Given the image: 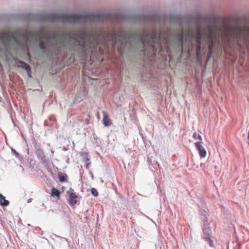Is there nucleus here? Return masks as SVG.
<instances>
[{
	"label": "nucleus",
	"instance_id": "f257e3e1",
	"mask_svg": "<svg viewBox=\"0 0 249 249\" xmlns=\"http://www.w3.org/2000/svg\"><path fill=\"white\" fill-rule=\"evenodd\" d=\"M24 19L28 22L43 23L45 21H61L89 25L93 24L111 25L114 23H121L124 22V19L121 18L119 17L114 16L110 14H102L100 13H90L86 14L28 13L24 15Z\"/></svg>",
	"mask_w": 249,
	"mask_h": 249
},
{
	"label": "nucleus",
	"instance_id": "f03ea898",
	"mask_svg": "<svg viewBox=\"0 0 249 249\" xmlns=\"http://www.w3.org/2000/svg\"><path fill=\"white\" fill-rule=\"evenodd\" d=\"M133 22L136 24L149 23L152 25L162 26L167 22L178 26V29L173 33L178 44L182 48L184 38V26L190 30L195 26L196 30V39L202 40L203 34L202 33V20L200 17L196 18L187 15L171 14L168 17L159 16L149 18L145 16H135Z\"/></svg>",
	"mask_w": 249,
	"mask_h": 249
},
{
	"label": "nucleus",
	"instance_id": "7ed1b4c3",
	"mask_svg": "<svg viewBox=\"0 0 249 249\" xmlns=\"http://www.w3.org/2000/svg\"><path fill=\"white\" fill-rule=\"evenodd\" d=\"M231 29L232 36L235 39L245 40L249 39V27L235 26Z\"/></svg>",
	"mask_w": 249,
	"mask_h": 249
},
{
	"label": "nucleus",
	"instance_id": "20e7f679",
	"mask_svg": "<svg viewBox=\"0 0 249 249\" xmlns=\"http://www.w3.org/2000/svg\"><path fill=\"white\" fill-rule=\"evenodd\" d=\"M201 213L202 215L201 218L203 220V232L204 235V238H205V237L211 236L212 230L208 223V219L207 217L208 214L207 213V212L204 210L203 212L201 211Z\"/></svg>",
	"mask_w": 249,
	"mask_h": 249
},
{
	"label": "nucleus",
	"instance_id": "39448f33",
	"mask_svg": "<svg viewBox=\"0 0 249 249\" xmlns=\"http://www.w3.org/2000/svg\"><path fill=\"white\" fill-rule=\"evenodd\" d=\"M202 142H196L195 143L196 148L198 151L199 155L201 159L205 158L207 154L206 150L202 145Z\"/></svg>",
	"mask_w": 249,
	"mask_h": 249
},
{
	"label": "nucleus",
	"instance_id": "423d86ee",
	"mask_svg": "<svg viewBox=\"0 0 249 249\" xmlns=\"http://www.w3.org/2000/svg\"><path fill=\"white\" fill-rule=\"evenodd\" d=\"M207 29L208 30L207 37L209 42H213L214 38L213 27L211 24H209L207 25Z\"/></svg>",
	"mask_w": 249,
	"mask_h": 249
},
{
	"label": "nucleus",
	"instance_id": "0eeeda50",
	"mask_svg": "<svg viewBox=\"0 0 249 249\" xmlns=\"http://www.w3.org/2000/svg\"><path fill=\"white\" fill-rule=\"evenodd\" d=\"M147 163L149 166V168L151 169L152 168L157 169L159 167V164L158 162L155 160V157H148L147 159Z\"/></svg>",
	"mask_w": 249,
	"mask_h": 249
},
{
	"label": "nucleus",
	"instance_id": "6e6552de",
	"mask_svg": "<svg viewBox=\"0 0 249 249\" xmlns=\"http://www.w3.org/2000/svg\"><path fill=\"white\" fill-rule=\"evenodd\" d=\"M35 149L36 150V154L39 160H40L41 162H45L46 161V156L43 150L41 149L40 147L37 149V147H35Z\"/></svg>",
	"mask_w": 249,
	"mask_h": 249
},
{
	"label": "nucleus",
	"instance_id": "1a4fd4ad",
	"mask_svg": "<svg viewBox=\"0 0 249 249\" xmlns=\"http://www.w3.org/2000/svg\"><path fill=\"white\" fill-rule=\"evenodd\" d=\"M77 196L74 193H70L69 199L68 200L69 204L73 206L77 203L76 198Z\"/></svg>",
	"mask_w": 249,
	"mask_h": 249
},
{
	"label": "nucleus",
	"instance_id": "9d476101",
	"mask_svg": "<svg viewBox=\"0 0 249 249\" xmlns=\"http://www.w3.org/2000/svg\"><path fill=\"white\" fill-rule=\"evenodd\" d=\"M103 123L105 126H108L111 125V122L110 119L109 118L108 115L105 111L103 112Z\"/></svg>",
	"mask_w": 249,
	"mask_h": 249
},
{
	"label": "nucleus",
	"instance_id": "9b49d317",
	"mask_svg": "<svg viewBox=\"0 0 249 249\" xmlns=\"http://www.w3.org/2000/svg\"><path fill=\"white\" fill-rule=\"evenodd\" d=\"M60 192L58 189L55 188H53L52 189L51 195L52 196H56L58 198H60Z\"/></svg>",
	"mask_w": 249,
	"mask_h": 249
},
{
	"label": "nucleus",
	"instance_id": "f8f14e48",
	"mask_svg": "<svg viewBox=\"0 0 249 249\" xmlns=\"http://www.w3.org/2000/svg\"><path fill=\"white\" fill-rule=\"evenodd\" d=\"M58 177L59 181L61 182H63L67 181L68 176L66 174H62L61 173H59L58 174Z\"/></svg>",
	"mask_w": 249,
	"mask_h": 249
},
{
	"label": "nucleus",
	"instance_id": "ddd939ff",
	"mask_svg": "<svg viewBox=\"0 0 249 249\" xmlns=\"http://www.w3.org/2000/svg\"><path fill=\"white\" fill-rule=\"evenodd\" d=\"M3 198H0V205L2 207H7L9 205V201L5 199V197L3 196Z\"/></svg>",
	"mask_w": 249,
	"mask_h": 249
},
{
	"label": "nucleus",
	"instance_id": "4468645a",
	"mask_svg": "<svg viewBox=\"0 0 249 249\" xmlns=\"http://www.w3.org/2000/svg\"><path fill=\"white\" fill-rule=\"evenodd\" d=\"M21 68L25 70L28 72L31 71L30 66L25 62H24V64L21 65Z\"/></svg>",
	"mask_w": 249,
	"mask_h": 249
},
{
	"label": "nucleus",
	"instance_id": "2eb2a0df",
	"mask_svg": "<svg viewBox=\"0 0 249 249\" xmlns=\"http://www.w3.org/2000/svg\"><path fill=\"white\" fill-rule=\"evenodd\" d=\"M193 137L195 140L198 139L199 140V142H202V137L198 134H197L196 132H195L193 134Z\"/></svg>",
	"mask_w": 249,
	"mask_h": 249
},
{
	"label": "nucleus",
	"instance_id": "dca6fc26",
	"mask_svg": "<svg viewBox=\"0 0 249 249\" xmlns=\"http://www.w3.org/2000/svg\"><path fill=\"white\" fill-rule=\"evenodd\" d=\"M205 239L206 241L209 242L210 246L212 247H213V240L212 239L211 237H205Z\"/></svg>",
	"mask_w": 249,
	"mask_h": 249
},
{
	"label": "nucleus",
	"instance_id": "f3484780",
	"mask_svg": "<svg viewBox=\"0 0 249 249\" xmlns=\"http://www.w3.org/2000/svg\"><path fill=\"white\" fill-rule=\"evenodd\" d=\"M201 46H196V53L197 57H199L201 54Z\"/></svg>",
	"mask_w": 249,
	"mask_h": 249
},
{
	"label": "nucleus",
	"instance_id": "a211bd4d",
	"mask_svg": "<svg viewBox=\"0 0 249 249\" xmlns=\"http://www.w3.org/2000/svg\"><path fill=\"white\" fill-rule=\"evenodd\" d=\"M91 193L92 195L94 196H98V193L96 189L94 188H92L91 189Z\"/></svg>",
	"mask_w": 249,
	"mask_h": 249
},
{
	"label": "nucleus",
	"instance_id": "6ab92c4d",
	"mask_svg": "<svg viewBox=\"0 0 249 249\" xmlns=\"http://www.w3.org/2000/svg\"><path fill=\"white\" fill-rule=\"evenodd\" d=\"M210 44L208 46L209 51L210 52H213V49L214 47V42H209Z\"/></svg>",
	"mask_w": 249,
	"mask_h": 249
},
{
	"label": "nucleus",
	"instance_id": "aec40b11",
	"mask_svg": "<svg viewBox=\"0 0 249 249\" xmlns=\"http://www.w3.org/2000/svg\"><path fill=\"white\" fill-rule=\"evenodd\" d=\"M196 45L201 46L202 40L196 39Z\"/></svg>",
	"mask_w": 249,
	"mask_h": 249
},
{
	"label": "nucleus",
	"instance_id": "412c9836",
	"mask_svg": "<svg viewBox=\"0 0 249 249\" xmlns=\"http://www.w3.org/2000/svg\"><path fill=\"white\" fill-rule=\"evenodd\" d=\"M212 54H213V52H208V55H207L208 60H209L211 58Z\"/></svg>",
	"mask_w": 249,
	"mask_h": 249
},
{
	"label": "nucleus",
	"instance_id": "4be33fe9",
	"mask_svg": "<svg viewBox=\"0 0 249 249\" xmlns=\"http://www.w3.org/2000/svg\"><path fill=\"white\" fill-rule=\"evenodd\" d=\"M12 151L17 157H18L19 154L15 150L12 149Z\"/></svg>",
	"mask_w": 249,
	"mask_h": 249
},
{
	"label": "nucleus",
	"instance_id": "5701e85b",
	"mask_svg": "<svg viewBox=\"0 0 249 249\" xmlns=\"http://www.w3.org/2000/svg\"><path fill=\"white\" fill-rule=\"evenodd\" d=\"M18 63L22 65L24 64V62L22 60H18Z\"/></svg>",
	"mask_w": 249,
	"mask_h": 249
},
{
	"label": "nucleus",
	"instance_id": "b1692460",
	"mask_svg": "<svg viewBox=\"0 0 249 249\" xmlns=\"http://www.w3.org/2000/svg\"><path fill=\"white\" fill-rule=\"evenodd\" d=\"M248 144L249 145V130L248 134Z\"/></svg>",
	"mask_w": 249,
	"mask_h": 249
},
{
	"label": "nucleus",
	"instance_id": "393cba45",
	"mask_svg": "<svg viewBox=\"0 0 249 249\" xmlns=\"http://www.w3.org/2000/svg\"><path fill=\"white\" fill-rule=\"evenodd\" d=\"M0 198H3V195L1 194H0Z\"/></svg>",
	"mask_w": 249,
	"mask_h": 249
},
{
	"label": "nucleus",
	"instance_id": "a878e982",
	"mask_svg": "<svg viewBox=\"0 0 249 249\" xmlns=\"http://www.w3.org/2000/svg\"><path fill=\"white\" fill-rule=\"evenodd\" d=\"M140 135H141V137H142V139H143V135H142V133H140Z\"/></svg>",
	"mask_w": 249,
	"mask_h": 249
},
{
	"label": "nucleus",
	"instance_id": "bb28decb",
	"mask_svg": "<svg viewBox=\"0 0 249 249\" xmlns=\"http://www.w3.org/2000/svg\"><path fill=\"white\" fill-rule=\"evenodd\" d=\"M85 160L88 161V160H89V159L87 157Z\"/></svg>",
	"mask_w": 249,
	"mask_h": 249
},
{
	"label": "nucleus",
	"instance_id": "cd10ccee",
	"mask_svg": "<svg viewBox=\"0 0 249 249\" xmlns=\"http://www.w3.org/2000/svg\"><path fill=\"white\" fill-rule=\"evenodd\" d=\"M36 147H37V149H38V148H39V147H40V146H36Z\"/></svg>",
	"mask_w": 249,
	"mask_h": 249
},
{
	"label": "nucleus",
	"instance_id": "c85d7f7f",
	"mask_svg": "<svg viewBox=\"0 0 249 249\" xmlns=\"http://www.w3.org/2000/svg\"><path fill=\"white\" fill-rule=\"evenodd\" d=\"M53 153H54V152L52 150V154L53 155Z\"/></svg>",
	"mask_w": 249,
	"mask_h": 249
}]
</instances>
